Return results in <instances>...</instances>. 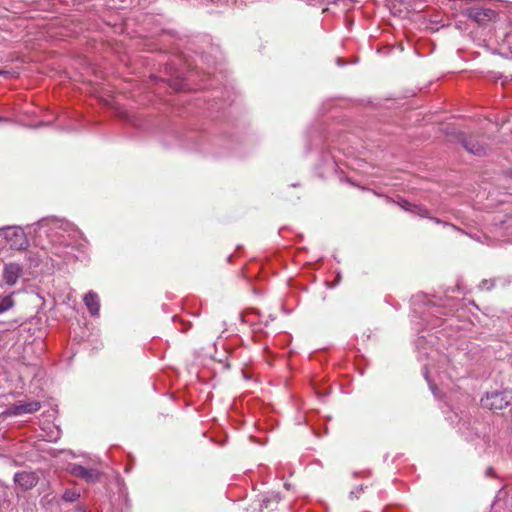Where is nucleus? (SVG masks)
I'll return each instance as SVG.
<instances>
[{
    "mask_svg": "<svg viewBox=\"0 0 512 512\" xmlns=\"http://www.w3.org/2000/svg\"><path fill=\"white\" fill-rule=\"evenodd\" d=\"M84 303L92 316L99 315V310H100L99 297L95 292L89 291L84 296Z\"/></svg>",
    "mask_w": 512,
    "mask_h": 512,
    "instance_id": "nucleus-8",
    "label": "nucleus"
},
{
    "mask_svg": "<svg viewBox=\"0 0 512 512\" xmlns=\"http://www.w3.org/2000/svg\"><path fill=\"white\" fill-rule=\"evenodd\" d=\"M41 408V403L39 401H27L22 402L19 401L8 407L6 411L3 413L6 416H18L23 414H32L37 412Z\"/></svg>",
    "mask_w": 512,
    "mask_h": 512,
    "instance_id": "nucleus-3",
    "label": "nucleus"
},
{
    "mask_svg": "<svg viewBox=\"0 0 512 512\" xmlns=\"http://www.w3.org/2000/svg\"><path fill=\"white\" fill-rule=\"evenodd\" d=\"M468 16L479 24L492 21L496 18L497 13L493 9L483 7H472L467 10Z\"/></svg>",
    "mask_w": 512,
    "mask_h": 512,
    "instance_id": "nucleus-6",
    "label": "nucleus"
},
{
    "mask_svg": "<svg viewBox=\"0 0 512 512\" xmlns=\"http://www.w3.org/2000/svg\"><path fill=\"white\" fill-rule=\"evenodd\" d=\"M491 472H492V469L488 468L487 473H491Z\"/></svg>",
    "mask_w": 512,
    "mask_h": 512,
    "instance_id": "nucleus-16",
    "label": "nucleus"
},
{
    "mask_svg": "<svg viewBox=\"0 0 512 512\" xmlns=\"http://www.w3.org/2000/svg\"><path fill=\"white\" fill-rule=\"evenodd\" d=\"M12 73L10 71L0 69V76H10Z\"/></svg>",
    "mask_w": 512,
    "mask_h": 512,
    "instance_id": "nucleus-14",
    "label": "nucleus"
},
{
    "mask_svg": "<svg viewBox=\"0 0 512 512\" xmlns=\"http://www.w3.org/2000/svg\"><path fill=\"white\" fill-rule=\"evenodd\" d=\"M0 236L3 237L12 249L22 250L28 247L25 232L19 226H7L0 228Z\"/></svg>",
    "mask_w": 512,
    "mask_h": 512,
    "instance_id": "nucleus-1",
    "label": "nucleus"
},
{
    "mask_svg": "<svg viewBox=\"0 0 512 512\" xmlns=\"http://www.w3.org/2000/svg\"><path fill=\"white\" fill-rule=\"evenodd\" d=\"M512 400V394L507 391H494L487 393L485 398H482V405L490 410H502L506 408Z\"/></svg>",
    "mask_w": 512,
    "mask_h": 512,
    "instance_id": "nucleus-2",
    "label": "nucleus"
},
{
    "mask_svg": "<svg viewBox=\"0 0 512 512\" xmlns=\"http://www.w3.org/2000/svg\"><path fill=\"white\" fill-rule=\"evenodd\" d=\"M68 471L71 475L84 479L88 483H95L100 478V472L97 469L86 468L78 464H70Z\"/></svg>",
    "mask_w": 512,
    "mask_h": 512,
    "instance_id": "nucleus-5",
    "label": "nucleus"
},
{
    "mask_svg": "<svg viewBox=\"0 0 512 512\" xmlns=\"http://www.w3.org/2000/svg\"><path fill=\"white\" fill-rule=\"evenodd\" d=\"M403 208L406 211H409L415 215H419L420 217H429V211L421 206L413 205L408 202H405Z\"/></svg>",
    "mask_w": 512,
    "mask_h": 512,
    "instance_id": "nucleus-11",
    "label": "nucleus"
},
{
    "mask_svg": "<svg viewBox=\"0 0 512 512\" xmlns=\"http://www.w3.org/2000/svg\"><path fill=\"white\" fill-rule=\"evenodd\" d=\"M38 476L32 471H21L14 475V482L23 490H30L38 483Z\"/></svg>",
    "mask_w": 512,
    "mask_h": 512,
    "instance_id": "nucleus-7",
    "label": "nucleus"
},
{
    "mask_svg": "<svg viewBox=\"0 0 512 512\" xmlns=\"http://www.w3.org/2000/svg\"><path fill=\"white\" fill-rule=\"evenodd\" d=\"M465 149L474 155L482 156L486 154V147L473 139L465 140L463 142Z\"/></svg>",
    "mask_w": 512,
    "mask_h": 512,
    "instance_id": "nucleus-10",
    "label": "nucleus"
},
{
    "mask_svg": "<svg viewBox=\"0 0 512 512\" xmlns=\"http://www.w3.org/2000/svg\"><path fill=\"white\" fill-rule=\"evenodd\" d=\"M79 497H80V493L73 489H67L63 494V499L66 502H74V501L78 500Z\"/></svg>",
    "mask_w": 512,
    "mask_h": 512,
    "instance_id": "nucleus-12",
    "label": "nucleus"
},
{
    "mask_svg": "<svg viewBox=\"0 0 512 512\" xmlns=\"http://www.w3.org/2000/svg\"><path fill=\"white\" fill-rule=\"evenodd\" d=\"M2 289L3 286L0 284V290ZM13 294V292L0 291V314L10 310L14 306Z\"/></svg>",
    "mask_w": 512,
    "mask_h": 512,
    "instance_id": "nucleus-9",
    "label": "nucleus"
},
{
    "mask_svg": "<svg viewBox=\"0 0 512 512\" xmlns=\"http://www.w3.org/2000/svg\"><path fill=\"white\" fill-rule=\"evenodd\" d=\"M494 286V283L490 280H483L480 284L482 290H490Z\"/></svg>",
    "mask_w": 512,
    "mask_h": 512,
    "instance_id": "nucleus-13",
    "label": "nucleus"
},
{
    "mask_svg": "<svg viewBox=\"0 0 512 512\" xmlns=\"http://www.w3.org/2000/svg\"><path fill=\"white\" fill-rule=\"evenodd\" d=\"M23 275V266L16 262L6 263L3 267L2 278L8 286H14Z\"/></svg>",
    "mask_w": 512,
    "mask_h": 512,
    "instance_id": "nucleus-4",
    "label": "nucleus"
},
{
    "mask_svg": "<svg viewBox=\"0 0 512 512\" xmlns=\"http://www.w3.org/2000/svg\"><path fill=\"white\" fill-rule=\"evenodd\" d=\"M435 223L439 224V223H442L441 220L437 219V218H431Z\"/></svg>",
    "mask_w": 512,
    "mask_h": 512,
    "instance_id": "nucleus-15",
    "label": "nucleus"
}]
</instances>
